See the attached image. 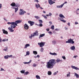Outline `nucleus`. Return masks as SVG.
<instances>
[{
	"label": "nucleus",
	"mask_w": 79,
	"mask_h": 79,
	"mask_svg": "<svg viewBox=\"0 0 79 79\" xmlns=\"http://www.w3.org/2000/svg\"><path fill=\"white\" fill-rule=\"evenodd\" d=\"M71 68H72L73 69H74L76 70H79V69L77 67H75V66L73 65H71Z\"/></svg>",
	"instance_id": "obj_9"
},
{
	"label": "nucleus",
	"mask_w": 79,
	"mask_h": 79,
	"mask_svg": "<svg viewBox=\"0 0 79 79\" xmlns=\"http://www.w3.org/2000/svg\"><path fill=\"white\" fill-rule=\"evenodd\" d=\"M26 12L22 9H20V11L19 13V15H23L25 13H26Z\"/></svg>",
	"instance_id": "obj_4"
},
{
	"label": "nucleus",
	"mask_w": 79,
	"mask_h": 79,
	"mask_svg": "<svg viewBox=\"0 0 79 79\" xmlns=\"http://www.w3.org/2000/svg\"><path fill=\"white\" fill-rule=\"evenodd\" d=\"M66 43H68V44H74V41H73V39L70 38L68 40V41H66Z\"/></svg>",
	"instance_id": "obj_3"
},
{
	"label": "nucleus",
	"mask_w": 79,
	"mask_h": 79,
	"mask_svg": "<svg viewBox=\"0 0 79 79\" xmlns=\"http://www.w3.org/2000/svg\"><path fill=\"white\" fill-rule=\"evenodd\" d=\"M40 24H36V25H37L39 27H42L43 26V25L42 23H40Z\"/></svg>",
	"instance_id": "obj_23"
},
{
	"label": "nucleus",
	"mask_w": 79,
	"mask_h": 79,
	"mask_svg": "<svg viewBox=\"0 0 79 79\" xmlns=\"http://www.w3.org/2000/svg\"><path fill=\"white\" fill-rule=\"evenodd\" d=\"M8 56H9L8 55H6V56H4V58L5 59H8V58H9Z\"/></svg>",
	"instance_id": "obj_29"
},
{
	"label": "nucleus",
	"mask_w": 79,
	"mask_h": 79,
	"mask_svg": "<svg viewBox=\"0 0 79 79\" xmlns=\"http://www.w3.org/2000/svg\"><path fill=\"white\" fill-rule=\"evenodd\" d=\"M46 31H50V29L49 28H47V29H46Z\"/></svg>",
	"instance_id": "obj_62"
},
{
	"label": "nucleus",
	"mask_w": 79,
	"mask_h": 79,
	"mask_svg": "<svg viewBox=\"0 0 79 79\" xmlns=\"http://www.w3.org/2000/svg\"><path fill=\"white\" fill-rule=\"evenodd\" d=\"M36 78H37L38 79H40V76H39V75H36Z\"/></svg>",
	"instance_id": "obj_34"
},
{
	"label": "nucleus",
	"mask_w": 79,
	"mask_h": 79,
	"mask_svg": "<svg viewBox=\"0 0 79 79\" xmlns=\"http://www.w3.org/2000/svg\"><path fill=\"white\" fill-rule=\"evenodd\" d=\"M70 50H75V46H73L72 47H71L70 48Z\"/></svg>",
	"instance_id": "obj_19"
},
{
	"label": "nucleus",
	"mask_w": 79,
	"mask_h": 79,
	"mask_svg": "<svg viewBox=\"0 0 79 79\" xmlns=\"http://www.w3.org/2000/svg\"><path fill=\"white\" fill-rule=\"evenodd\" d=\"M74 73V77H76V78H77V79L78 78H79V75L77 73Z\"/></svg>",
	"instance_id": "obj_14"
},
{
	"label": "nucleus",
	"mask_w": 79,
	"mask_h": 79,
	"mask_svg": "<svg viewBox=\"0 0 79 79\" xmlns=\"http://www.w3.org/2000/svg\"><path fill=\"white\" fill-rule=\"evenodd\" d=\"M48 33V34H49L50 35H52V31H49Z\"/></svg>",
	"instance_id": "obj_46"
},
{
	"label": "nucleus",
	"mask_w": 79,
	"mask_h": 79,
	"mask_svg": "<svg viewBox=\"0 0 79 79\" xmlns=\"http://www.w3.org/2000/svg\"><path fill=\"white\" fill-rule=\"evenodd\" d=\"M42 16H43V17H44L45 19H47V16L45 15H42Z\"/></svg>",
	"instance_id": "obj_42"
},
{
	"label": "nucleus",
	"mask_w": 79,
	"mask_h": 79,
	"mask_svg": "<svg viewBox=\"0 0 79 79\" xmlns=\"http://www.w3.org/2000/svg\"><path fill=\"white\" fill-rule=\"evenodd\" d=\"M33 37H34V35L32 34H31V35L29 36V38H30V39H32V38Z\"/></svg>",
	"instance_id": "obj_26"
},
{
	"label": "nucleus",
	"mask_w": 79,
	"mask_h": 79,
	"mask_svg": "<svg viewBox=\"0 0 79 79\" xmlns=\"http://www.w3.org/2000/svg\"><path fill=\"white\" fill-rule=\"evenodd\" d=\"M8 57L9 58H11V57H12V55H10V56H9L8 55Z\"/></svg>",
	"instance_id": "obj_58"
},
{
	"label": "nucleus",
	"mask_w": 79,
	"mask_h": 79,
	"mask_svg": "<svg viewBox=\"0 0 79 79\" xmlns=\"http://www.w3.org/2000/svg\"><path fill=\"white\" fill-rule=\"evenodd\" d=\"M12 23H13V22H8L7 23L8 24H12Z\"/></svg>",
	"instance_id": "obj_48"
},
{
	"label": "nucleus",
	"mask_w": 79,
	"mask_h": 79,
	"mask_svg": "<svg viewBox=\"0 0 79 79\" xmlns=\"http://www.w3.org/2000/svg\"><path fill=\"white\" fill-rule=\"evenodd\" d=\"M32 66L33 67H36V66H37V64H33Z\"/></svg>",
	"instance_id": "obj_43"
},
{
	"label": "nucleus",
	"mask_w": 79,
	"mask_h": 79,
	"mask_svg": "<svg viewBox=\"0 0 79 79\" xmlns=\"http://www.w3.org/2000/svg\"><path fill=\"white\" fill-rule=\"evenodd\" d=\"M23 63H24V64H29L28 63V62H24Z\"/></svg>",
	"instance_id": "obj_60"
},
{
	"label": "nucleus",
	"mask_w": 79,
	"mask_h": 79,
	"mask_svg": "<svg viewBox=\"0 0 79 79\" xmlns=\"http://www.w3.org/2000/svg\"><path fill=\"white\" fill-rule=\"evenodd\" d=\"M30 55V52H29V51H28L27 52H26V55Z\"/></svg>",
	"instance_id": "obj_28"
},
{
	"label": "nucleus",
	"mask_w": 79,
	"mask_h": 79,
	"mask_svg": "<svg viewBox=\"0 0 79 79\" xmlns=\"http://www.w3.org/2000/svg\"><path fill=\"white\" fill-rule=\"evenodd\" d=\"M28 47H30V44H27L25 46V47L24 48H27Z\"/></svg>",
	"instance_id": "obj_20"
},
{
	"label": "nucleus",
	"mask_w": 79,
	"mask_h": 79,
	"mask_svg": "<svg viewBox=\"0 0 79 79\" xmlns=\"http://www.w3.org/2000/svg\"><path fill=\"white\" fill-rule=\"evenodd\" d=\"M1 71H4V69L2 68L1 69Z\"/></svg>",
	"instance_id": "obj_57"
},
{
	"label": "nucleus",
	"mask_w": 79,
	"mask_h": 79,
	"mask_svg": "<svg viewBox=\"0 0 79 79\" xmlns=\"http://www.w3.org/2000/svg\"><path fill=\"white\" fill-rule=\"evenodd\" d=\"M52 14L51 13H49V16H52Z\"/></svg>",
	"instance_id": "obj_45"
},
{
	"label": "nucleus",
	"mask_w": 79,
	"mask_h": 79,
	"mask_svg": "<svg viewBox=\"0 0 79 79\" xmlns=\"http://www.w3.org/2000/svg\"><path fill=\"white\" fill-rule=\"evenodd\" d=\"M40 51L41 52H44V48H41Z\"/></svg>",
	"instance_id": "obj_35"
},
{
	"label": "nucleus",
	"mask_w": 79,
	"mask_h": 79,
	"mask_svg": "<svg viewBox=\"0 0 79 79\" xmlns=\"http://www.w3.org/2000/svg\"><path fill=\"white\" fill-rule=\"evenodd\" d=\"M56 74H57V73H56V72H54L53 73V75H54V76H55V75H56Z\"/></svg>",
	"instance_id": "obj_55"
},
{
	"label": "nucleus",
	"mask_w": 79,
	"mask_h": 79,
	"mask_svg": "<svg viewBox=\"0 0 79 79\" xmlns=\"http://www.w3.org/2000/svg\"><path fill=\"white\" fill-rule=\"evenodd\" d=\"M3 19H4V20H5V21H6V22L8 21V20L6 19H5V18H4Z\"/></svg>",
	"instance_id": "obj_53"
},
{
	"label": "nucleus",
	"mask_w": 79,
	"mask_h": 79,
	"mask_svg": "<svg viewBox=\"0 0 79 79\" xmlns=\"http://www.w3.org/2000/svg\"><path fill=\"white\" fill-rule=\"evenodd\" d=\"M33 53L34 54V55H37V52L36 51H33Z\"/></svg>",
	"instance_id": "obj_25"
},
{
	"label": "nucleus",
	"mask_w": 79,
	"mask_h": 79,
	"mask_svg": "<svg viewBox=\"0 0 79 79\" xmlns=\"http://www.w3.org/2000/svg\"><path fill=\"white\" fill-rule=\"evenodd\" d=\"M35 7L37 9L39 8H40V4H39V3L35 4Z\"/></svg>",
	"instance_id": "obj_15"
},
{
	"label": "nucleus",
	"mask_w": 79,
	"mask_h": 79,
	"mask_svg": "<svg viewBox=\"0 0 79 79\" xmlns=\"http://www.w3.org/2000/svg\"><path fill=\"white\" fill-rule=\"evenodd\" d=\"M33 36H38L39 35V33H38V31H36L35 32L33 33Z\"/></svg>",
	"instance_id": "obj_10"
},
{
	"label": "nucleus",
	"mask_w": 79,
	"mask_h": 79,
	"mask_svg": "<svg viewBox=\"0 0 79 79\" xmlns=\"http://www.w3.org/2000/svg\"><path fill=\"white\" fill-rule=\"evenodd\" d=\"M10 6H15L16 3L14 2H12V3L10 4Z\"/></svg>",
	"instance_id": "obj_21"
},
{
	"label": "nucleus",
	"mask_w": 79,
	"mask_h": 79,
	"mask_svg": "<svg viewBox=\"0 0 79 79\" xmlns=\"http://www.w3.org/2000/svg\"><path fill=\"white\" fill-rule=\"evenodd\" d=\"M2 8V4L0 3V9Z\"/></svg>",
	"instance_id": "obj_50"
},
{
	"label": "nucleus",
	"mask_w": 79,
	"mask_h": 79,
	"mask_svg": "<svg viewBox=\"0 0 79 79\" xmlns=\"http://www.w3.org/2000/svg\"><path fill=\"white\" fill-rule=\"evenodd\" d=\"M51 29H52L53 30L55 28V26H54V25H53L51 26Z\"/></svg>",
	"instance_id": "obj_38"
},
{
	"label": "nucleus",
	"mask_w": 79,
	"mask_h": 79,
	"mask_svg": "<svg viewBox=\"0 0 79 79\" xmlns=\"http://www.w3.org/2000/svg\"><path fill=\"white\" fill-rule=\"evenodd\" d=\"M78 24V23H77V22H75V25H76L77 24Z\"/></svg>",
	"instance_id": "obj_52"
},
{
	"label": "nucleus",
	"mask_w": 79,
	"mask_h": 79,
	"mask_svg": "<svg viewBox=\"0 0 79 79\" xmlns=\"http://www.w3.org/2000/svg\"><path fill=\"white\" fill-rule=\"evenodd\" d=\"M45 35V34H42L41 35H40L39 37V39H40V37H44Z\"/></svg>",
	"instance_id": "obj_22"
},
{
	"label": "nucleus",
	"mask_w": 79,
	"mask_h": 79,
	"mask_svg": "<svg viewBox=\"0 0 79 79\" xmlns=\"http://www.w3.org/2000/svg\"><path fill=\"white\" fill-rule=\"evenodd\" d=\"M56 64V61L55 59H51L47 63V68L52 69L53 68L55 64Z\"/></svg>",
	"instance_id": "obj_1"
},
{
	"label": "nucleus",
	"mask_w": 79,
	"mask_h": 79,
	"mask_svg": "<svg viewBox=\"0 0 79 79\" xmlns=\"http://www.w3.org/2000/svg\"><path fill=\"white\" fill-rule=\"evenodd\" d=\"M34 2H37V3H39V0H34Z\"/></svg>",
	"instance_id": "obj_47"
},
{
	"label": "nucleus",
	"mask_w": 79,
	"mask_h": 79,
	"mask_svg": "<svg viewBox=\"0 0 79 79\" xmlns=\"http://www.w3.org/2000/svg\"><path fill=\"white\" fill-rule=\"evenodd\" d=\"M24 28L25 29H28L29 28V26L27 24H25L24 26Z\"/></svg>",
	"instance_id": "obj_11"
},
{
	"label": "nucleus",
	"mask_w": 79,
	"mask_h": 79,
	"mask_svg": "<svg viewBox=\"0 0 79 79\" xmlns=\"http://www.w3.org/2000/svg\"><path fill=\"white\" fill-rule=\"evenodd\" d=\"M15 6L16 7H19V4L16 3V4H15Z\"/></svg>",
	"instance_id": "obj_37"
},
{
	"label": "nucleus",
	"mask_w": 79,
	"mask_h": 79,
	"mask_svg": "<svg viewBox=\"0 0 79 79\" xmlns=\"http://www.w3.org/2000/svg\"><path fill=\"white\" fill-rule=\"evenodd\" d=\"M48 2L50 5H52L53 3H55V2L53 1L52 0H48Z\"/></svg>",
	"instance_id": "obj_8"
},
{
	"label": "nucleus",
	"mask_w": 79,
	"mask_h": 79,
	"mask_svg": "<svg viewBox=\"0 0 79 79\" xmlns=\"http://www.w3.org/2000/svg\"><path fill=\"white\" fill-rule=\"evenodd\" d=\"M20 73H21L22 74H24L25 73V70H22L20 71Z\"/></svg>",
	"instance_id": "obj_33"
},
{
	"label": "nucleus",
	"mask_w": 79,
	"mask_h": 79,
	"mask_svg": "<svg viewBox=\"0 0 79 79\" xmlns=\"http://www.w3.org/2000/svg\"><path fill=\"white\" fill-rule=\"evenodd\" d=\"M55 30L57 31H60V29L59 28L58 29L56 28V29Z\"/></svg>",
	"instance_id": "obj_49"
},
{
	"label": "nucleus",
	"mask_w": 79,
	"mask_h": 79,
	"mask_svg": "<svg viewBox=\"0 0 79 79\" xmlns=\"http://www.w3.org/2000/svg\"><path fill=\"white\" fill-rule=\"evenodd\" d=\"M52 45H56V41L55 40H53L52 41Z\"/></svg>",
	"instance_id": "obj_16"
},
{
	"label": "nucleus",
	"mask_w": 79,
	"mask_h": 79,
	"mask_svg": "<svg viewBox=\"0 0 79 79\" xmlns=\"http://www.w3.org/2000/svg\"><path fill=\"white\" fill-rule=\"evenodd\" d=\"M7 50V49H3V50L4 51H6V50Z\"/></svg>",
	"instance_id": "obj_63"
},
{
	"label": "nucleus",
	"mask_w": 79,
	"mask_h": 79,
	"mask_svg": "<svg viewBox=\"0 0 79 79\" xmlns=\"http://www.w3.org/2000/svg\"><path fill=\"white\" fill-rule=\"evenodd\" d=\"M68 25L69 26H70V23H68Z\"/></svg>",
	"instance_id": "obj_64"
},
{
	"label": "nucleus",
	"mask_w": 79,
	"mask_h": 79,
	"mask_svg": "<svg viewBox=\"0 0 79 79\" xmlns=\"http://www.w3.org/2000/svg\"><path fill=\"white\" fill-rule=\"evenodd\" d=\"M66 3H67V2H65L64 3H63L62 5H63V6L64 5V4H65Z\"/></svg>",
	"instance_id": "obj_51"
},
{
	"label": "nucleus",
	"mask_w": 79,
	"mask_h": 79,
	"mask_svg": "<svg viewBox=\"0 0 79 79\" xmlns=\"http://www.w3.org/2000/svg\"><path fill=\"white\" fill-rule=\"evenodd\" d=\"M38 44L40 46V47H43L45 44V42H41V43H38Z\"/></svg>",
	"instance_id": "obj_5"
},
{
	"label": "nucleus",
	"mask_w": 79,
	"mask_h": 79,
	"mask_svg": "<svg viewBox=\"0 0 79 79\" xmlns=\"http://www.w3.org/2000/svg\"><path fill=\"white\" fill-rule=\"evenodd\" d=\"M28 74H29V72H26L24 73V75H27Z\"/></svg>",
	"instance_id": "obj_40"
},
{
	"label": "nucleus",
	"mask_w": 79,
	"mask_h": 79,
	"mask_svg": "<svg viewBox=\"0 0 79 79\" xmlns=\"http://www.w3.org/2000/svg\"><path fill=\"white\" fill-rule=\"evenodd\" d=\"M59 16L60 17V18H61L62 19H63V18H65V17H64V15H63L61 14L59 15Z\"/></svg>",
	"instance_id": "obj_17"
},
{
	"label": "nucleus",
	"mask_w": 79,
	"mask_h": 79,
	"mask_svg": "<svg viewBox=\"0 0 79 79\" xmlns=\"http://www.w3.org/2000/svg\"><path fill=\"white\" fill-rule=\"evenodd\" d=\"M77 56H73V58H77Z\"/></svg>",
	"instance_id": "obj_59"
},
{
	"label": "nucleus",
	"mask_w": 79,
	"mask_h": 79,
	"mask_svg": "<svg viewBox=\"0 0 79 79\" xmlns=\"http://www.w3.org/2000/svg\"><path fill=\"white\" fill-rule=\"evenodd\" d=\"M49 54L51 55H54V56L57 55V54L55 52L52 53L51 52H50Z\"/></svg>",
	"instance_id": "obj_18"
},
{
	"label": "nucleus",
	"mask_w": 79,
	"mask_h": 79,
	"mask_svg": "<svg viewBox=\"0 0 79 79\" xmlns=\"http://www.w3.org/2000/svg\"><path fill=\"white\" fill-rule=\"evenodd\" d=\"M2 41V39L1 38V37H0V43H1Z\"/></svg>",
	"instance_id": "obj_54"
},
{
	"label": "nucleus",
	"mask_w": 79,
	"mask_h": 79,
	"mask_svg": "<svg viewBox=\"0 0 79 79\" xmlns=\"http://www.w3.org/2000/svg\"><path fill=\"white\" fill-rule=\"evenodd\" d=\"M16 26L14 22H12V23L10 25V27H9L8 28V29L10 30V32H14V30L13 29H15L16 27Z\"/></svg>",
	"instance_id": "obj_2"
},
{
	"label": "nucleus",
	"mask_w": 79,
	"mask_h": 79,
	"mask_svg": "<svg viewBox=\"0 0 79 79\" xmlns=\"http://www.w3.org/2000/svg\"><path fill=\"white\" fill-rule=\"evenodd\" d=\"M18 7L15 8V13H16L17 12V11H18Z\"/></svg>",
	"instance_id": "obj_30"
},
{
	"label": "nucleus",
	"mask_w": 79,
	"mask_h": 79,
	"mask_svg": "<svg viewBox=\"0 0 79 79\" xmlns=\"http://www.w3.org/2000/svg\"><path fill=\"white\" fill-rule=\"evenodd\" d=\"M48 75H52V72L50 71H49L48 72Z\"/></svg>",
	"instance_id": "obj_32"
},
{
	"label": "nucleus",
	"mask_w": 79,
	"mask_h": 79,
	"mask_svg": "<svg viewBox=\"0 0 79 79\" xmlns=\"http://www.w3.org/2000/svg\"><path fill=\"white\" fill-rule=\"evenodd\" d=\"M62 58L63 59V60H66V57L64 56H62Z\"/></svg>",
	"instance_id": "obj_39"
},
{
	"label": "nucleus",
	"mask_w": 79,
	"mask_h": 79,
	"mask_svg": "<svg viewBox=\"0 0 79 79\" xmlns=\"http://www.w3.org/2000/svg\"><path fill=\"white\" fill-rule=\"evenodd\" d=\"M2 31H3V34H8V32L7 31L5 30V29H2Z\"/></svg>",
	"instance_id": "obj_12"
},
{
	"label": "nucleus",
	"mask_w": 79,
	"mask_h": 79,
	"mask_svg": "<svg viewBox=\"0 0 79 79\" xmlns=\"http://www.w3.org/2000/svg\"><path fill=\"white\" fill-rule=\"evenodd\" d=\"M35 18H37V19H39V18H40V17L38 16H35Z\"/></svg>",
	"instance_id": "obj_41"
},
{
	"label": "nucleus",
	"mask_w": 79,
	"mask_h": 79,
	"mask_svg": "<svg viewBox=\"0 0 79 79\" xmlns=\"http://www.w3.org/2000/svg\"><path fill=\"white\" fill-rule=\"evenodd\" d=\"M28 23H29V24H30V25L31 26H33V25L34 24V23H35L33 21H28Z\"/></svg>",
	"instance_id": "obj_7"
},
{
	"label": "nucleus",
	"mask_w": 79,
	"mask_h": 79,
	"mask_svg": "<svg viewBox=\"0 0 79 79\" xmlns=\"http://www.w3.org/2000/svg\"><path fill=\"white\" fill-rule=\"evenodd\" d=\"M62 61H63V60H61L59 58L56 60V62H57V63H59V62H62Z\"/></svg>",
	"instance_id": "obj_13"
},
{
	"label": "nucleus",
	"mask_w": 79,
	"mask_h": 79,
	"mask_svg": "<svg viewBox=\"0 0 79 79\" xmlns=\"http://www.w3.org/2000/svg\"><path fill=\"white\" fill-rule=\"evenodd\" d=\"M8 41V39H3L2 40V42H5V41Z\"/></svg>",
	"instance_id": "obj_36"
},
{
	"label": "nucleus",
	"mask_w": 79,
	"mask_h": 79,
	"mask_svg": "<svg viewBox=\"0 0 79 79\" xmlns=\"http://www.w3.org/2000/svg\"><path fill=\"white\" fill-rule=\"evenodd\" d=\"M38 21L39 22V24H42L43 23V21L42 20H39Z\"/></svg>",
	"instance_id": "obj_31"
},
{
	"label": "nucleus",
	"mask_w": 79,
	"mask_h": 79,
	"mask_svg": "<svg viewBox=\"0 0 79 79\" xmlns=\"http://www.w3.org/2000/svg\"><path fill=\"white\" fill-rule=\"evenodd\" d=\"M32 62V60H30L28 62V63H31Z\"/></svg>",
	"instance_id": "obj_61"
},
{
	"label": "nucleus",
	"mask_w": 79,
	"mask_h": 79,
	"mask_svg": "<svg viewBox=\"0 0 79 79\" xmlns=\"http://www.w3.org/2000/svg\"><path fill=\"white\" fill-rule=\"evenodd\" d=\"M70 74H71V73L69 72L67 74V77H70Z\"/></svg>",
	"instance_id": "obj_27"
},
{
	"label": "nucleus",
	"mask_w": 79,
	"mask_h": 79,
	"mask_svg": "<svg viewBox=\"0 0 79 79\" xmlns=\"http://www.w3.org/2000/svg\"><path fill=\"white\" fill-rule=\"evenodd\" d=\"M15 23V25H16L17 26H18V24H19L21 23V21L19 20H18L16 21L15 22H14Z\"/></svg>",
	"instance_id": "obj_6"
},
{
	"label": "nucleus",
	"mask_w": 79,
	"mask_h": 79,
	"mask_svg": "<svg viewBox=\"0 0 79 79\" xmlns=\"http://www.w3.org/2000/svg\"><path fill=\"white\" fill-rule=\"evenodd\" d=\"M63 6V5H61L60 6H57L56 7L57 8H62Z\"/></svg>",
	"instance_id": "obj_24"
},
{
	"label": "nucleus",
	"mask_w": 79,
	"mask_h": 79,
	"mask_svg": "<svg viewBox=\"0 0 79 79\" xmlns=\"http://www.w3.org/2000/svg\"><path fill=\"white\" fill-rule=\"evenodd\" d=\"M16 78L17 79H23L22 78H21V77L19 78L18 77Z\"/></svg>",
	"instance_id": "obj_56"
},
{
	"label": "nucleus",
	"mask_w": 79,
	"mask_h": 79,
	"mask_svg": "<svg viewBox=\"0 0 79 79\" xmlns=\"http://www.w3.org/2000/svg\"><path fill=\"white\" fill-rule=\"evenodd\" d=\"M61 21L63 23H66V20H64V19L61 20Z\"/></svg>",
	"instance_id": "obj_44"
}]
</instances>
